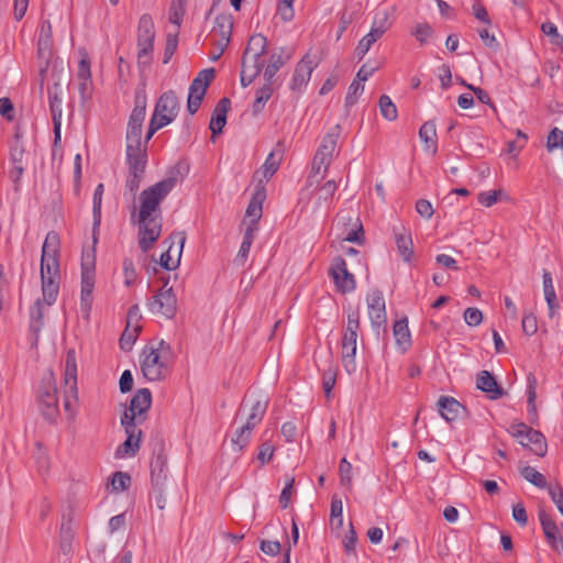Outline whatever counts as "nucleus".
<instances>
[{
    "label": "nucleus",
    "instance_id": "obj_39",
    "mask_svg": "<svg viewBox=\"0 0 563 563\" xmlns=\"http://www.w3.org/2000/svg\"><path fill=\"white\" fill-rule=\"evenodd\" d=\"M166 467H167V460L162 454H158L151 462V477H152V483L155 486H161L164 483V481L166 479Z\"/></svg>",
    "mask_w": 563,
    "mask_h": 563
},
{
    "label": "nucleus",
    "instance_id": "obj_12",
    "mask_svg": "<svg viewBox=\"0 0 563 563\" xmlns=\"http://www.w3.org/2000/svg\"><path fill=\"white\" fill-rule=\"evenodd\" d=\"M179 100L174 90L165 91L156 101L152 119L164 122V126L172 123L179 112Z\"/></svg>",
    "mask_w": 563,
    "mask_h": 563
},
{
    "label": "nucleus",
    "instance_id": "obj_51",
    "mask_svg": "<svg viewBox=\"0 0 563 563\" xmlns=\"http://www.w3.org/2000/svg\"><path fill=\"white\" fill-rule=\"evenodd\" d=\"M141 330L125 327L120 338V347L123 351H130L135 343Z\"/></svg>",
    "mask_w": 563,
    "mask_h": 563
},
{
    "label": "nucleus",
    "instance_id": "obj_54",
    "mask_svg": "<svg viewBox=\"0 0 563 563\" xmlns=\"http://www.w3.org/2000/svg\"><path fill=\"white\" fill-rule=\"evenodd\" d=\"M331 521L336 520L338 527H342L343 525V504L341 498L336 495H333L331 500V512H330Z\"/></svg>",
    "mask_w": 563,
    "mask_h": 563
},
{
    "label": "nucleus",
    "instance_id": "obj_29",
    "mask_svg": "<svg viewBox=\"0 0 563 563\" xmlns=\"http://www.w3.org/2000/svg\"><path fill=\"white\" fill-rule=\"evenodd\" d=\"M314 64L309 55H305L296 65L294 76L290 82L291 90H301L310 80Z\"/></svg>",
    "mask_w": 563,
    "mask_h": 563
},
{
    "label": "nucleus",
    "instance_id": "obj_35",
    "mask_svg": "<svg viewBox=\"0 0 563 563\" xmlns=\"http://www.w3.org/2000/svg\"><path fill=\"white\" fill-rule=\"evenodd\" d=\"M187 173V164L177 163L167 172L166 177L163 180L158 181L157 184L169 194L172 189L176 186V184L184 179Z\"/></svg>",
    "mask_w": 563,
    "mask_h": 563
},
{
    "label": "nucleus",
    "instance_id": "obj_8",
    "mask_svg": "<svg viewBox=\"0 0 563 563\" xmlns=\"http://www.w3.org/2000/svg\"><path fill=\"white\" fill-rule=\"evenodd\" d=\"M507 431L523 446L538 456H544L548 450L545 437L530 424H510Z\"/></svg>",
    "mask_w": 563,
    "mask_h": 563
},
{
    "label": "nucleus",
    "instance_id": "obj_6",
    "mask_svg": "<svg viewBox=\"0 0 563 563\" xmlns=\"http://www.w3.org/2000/svg\"><path fill=\"white\" fill-rule=\"evenodd\" d=\"M96 283L95 251L82 253L81 256V290L80 312L84 319L88 320L93 302V288Z\"/></svg>",
    "mask_w": 563,
    "mask_h": 563
},
{
    "label": "nucleus",
    "instance_id": "obj_21",
    "mask_svg": "<svg viewBox=\"0 0 563 563\" xmlns=\"http://www.w3.org/2000/svg\"><path fill=\"white\" fill-rule=\"evenodd\" d=\"M233 30V18L231 14H219L214 20L211 36L216 37L214 43L219 47V55H222L229 45Z\"/></svg>",
    "mask_w": 563,
    "mask_h": 563
},
{
    "label": "nucleus",
    "instance_id": "obj_19",
    "mask_svg": "<svg viewBox=\"0 0 563 563\" xmlns=\"http://www.w3.org/2000/svg\"><path fill=\"white\" fill-rule=\"evenodd\" d=\"M59 267L51 268L49 265L41 267L43 301L52 306L59 292Z\"/></svg>",
    "mask_w": 563,
    "mask_h": 563
},
{
    "label": "nucleus",
    "instance_id": "obj_10",
    "mask_svg": "<svg viewBox=\"0 0 563 563\" xmlns=\"http://www.w3.org/2000/svg\"><path fill=\"white\" fill-rule=\"evenodd\" d=\"M146 93L139 90L134 96V108L129 117L126 143L141 144L142 126L146 114Z\"/></svg>",
    "mask_w": 563,
    "mask_h": 563
},
{
    "label": "nucleus",
    "instance_id": "obj_20",
    "mask_svg": "<svg viewBox=\"0 0 563 563\" xmlns=\"http://www.w3.org/2000/svg\"><path fill=\"white\" fill-rule=\"evenodd\" d=\"M152 404L150 389L141 388L136 391L130 401V407L124 408L120 422H134L136 417L142 416Z\"/></svg>",
    "mask_w": 563,
    "mask_h": 563
},
{
    "label": "nucleus",
    "instance_id": "obj_33",
    "mask_svg": "<svg viewBox=\"0 0 563 563\" xmlns=\"http://www.w3.org/2000/svg\"><path fill=\"white\" fill-rule=\"evenodd\" d=\"M394 235L399 255L405 262H410L413 255L411 233L401 227L399 230L394 228Z\"/></svg>",
    "mask_w": 563,
    "mask_h": 563
},
{
    "label": "nucleus",
    "instance_id": "obj_63",
    "mask_svg": "<svg viewBox=\"0 0 563 563\" xmlns=\"http://www.w3.org/2000/svg\"><path fill=\"white\" fill-rule=\"evenodd\" d=\"M432 33V27L428 23H419L412 31V35L420 42V44H424Z\"/></svg>",
    "mask_w": 563,
    "mask_h": 563
},
{
    "label": "nucleus",
    "instance_id": "obj_59",
    "mask_svg": "<svg viewBox=\"0 0 563 563\" xmlns=\"http://www.w3.org/2000/svg\"><path fill=\"white\" fill-rule=\"evenodd\" d=\"M141 319L142 314L139 305L131 306L126 314V327L142 330Z\"/></svg>",
    "mask_w": 563,
    "mask_h": 563
},
{
    "label": "nucleus",
    "instance_id": "obj_62",
    "mask_svg": "<svg viewBox=\"0 0 563 563\" xmlns=\"http://www.w3.org/2000/svg\"><path fill=\"white\" fill-rule=\"evenodd\" d=\"M503 191L500 189L498 190H490V191H483L478 195L477 199L478 202L485 207H492L495 205Z\"/></svg>",
    "mask_w": 563,
    "mask_h": 563
},
{
    "label": "nucleus",
    "instance_id": "obj_49",
    "mask_svg": "<svg viewBox=\"0 0 563 563\" xmlns=\"http://www.w3.org/2000/svg\"><path fill=\"white\" fill-rule=\"evenodd\" d=\"M335 379H336V366L333 365L331 355H329V367L327 369H324L323 374H322V386H323L324 394L328 398L330 397L332 389L335 385Z\"/></svg>",
    "mask_w": 563,
    "mask_h": 563
},
{
    "label": "nucleus",
    "instance_id": "obj_15",
    "mask_svg": "<svg viewBox=\"0 0 563 563\" xmlns=\"http://www.w3.org/2000/svg\"><path fill=\"white\" fill-rule=\"evenodd\" d=\"M168 192L164 190L158 184L144 189L140 195V211L139 217L145 220L147 217L157 216L161 202L167 197Z\"/></svg>",
    "mask_w": 563,
    "mask_h": 563
},
{
    "label": "nucleus",
    "instance_id": "obj_47",
    "mask_svg": "<svg viewBox=\"0 0 563 563\" xmlns=\"http://www.w3.org/2000/svg\"><path fill=\"white\" fill-rule=\"evenodd\" d=\"M520 473L526 481H528L529 483L539 488L548 489V487L550 486L547 483L545 476L532 466H525Z\"/></svg>",
    "mask_w": 563,
    "mask_h": 563
},
{
    "label": "nucleus",
    "instance_id": "obj_11",
    "mask_svg": "<svg viewBox=\"0 0 563 563\" xmlns=\"http://www.w3.org/2000/svg\"><path fill=\"white\" fill-rule=\"evenodd\" d=\"M216 76L213 68L201 70L198 76L191 81L189 86L187 110L189 114L194 115L206 96L207 89Z\"/></svg>",
    "mask_w": 563,
    "mask_h": 563
},
{
    "label": "nucleus",
    "instance_id": "obj_45",
    "mask_svg": "<svg viewBox=\"0 0 563 563\" xmlns=\"http://www.w3.org/2000/svg\"><path fill=\"white\" fill-rule=\"evenodd\" d=\"M253 424H243L235 433L231 437V444L238 452L242 451L249 443Z\"/></svg>",
    "mask_w": 563,
    "mask_h": 563
},
{
    "label": "nucleus",
    "instance_id": "obj_1",
    "mask_svg": "<svg viewBox=\"0 0 563 563\" xmlns=\"http://www.w3.org/2000/svg\"><path fill=\"white\" fill-rule=\"evenodd\" d=\"M172 355V346L164 340L146 344L140 360L143 376L150 382L164 379L169 373L168 363Z\"/></svg>",
    "mask_w": 563,
    "mask_h": 563
},
{
    "label": "nucleus",
    "instance_id": "obj_36",
    "mask_svg": "<svg viewBox=\"0 0 563 563\" xmlns=\"http://www.w3.org/2000/svg\"><path fill=\"white\" fill-rule=\"evenodd\" d=\"M341 222L343 224H346V223L353 224V229L350 232L344 234L343 240L347 241V242L362 243V238H363L364 232H363V225H362V222L360 221V218L354 217L352 214H347V216L340 214L338 217V224H340Z\"/></svg>",
    "mask_w": 563,
    "mask_h": 563
},
{
    "label": "nucleus",
    "instance_id": "obj_42",
    "mask_svg": "<svg viewBox=\"0 0 563 563\" xmlns=\"http://www.w3.org/2000/svg\"><path fill=\"white\" fill-rule=\"evenodd\" d=\"M263 66V58L243 54L241 70L246 73L249 78H256L261 74Z\"/></svg>",
    "mask_w": 563,
    "mask_h": 563
},
{
    "label": "nucleus",
    "instance_id": "obj_18",
    "mask_svg": "<svg viewBox=\"0 0 563 563\" xmlns=\"http://www.w3.org/2000/svg\"><path fill=\"white\" fill-rule=\"evenodd\" d=\"M329 274L340 292L346 294L355 289L354 275L347 271L346 263L342 257L338 256L333 260Z\"/></svg>",
    "mask_w": 563,
    "mask_h": 563
},
{
    "label": "nucleus",
    "instance_id": "obj_4",
    "mask_svg": "<svg viewBox=\"0 0 563 563\" xmlns=\"http://www.w3.org/2000/svg\"><path fill=\"white\" fill-rule=\"evenodd\" d=\"M155 36L156 32L152 16L147 13L142 14L136 31L137 65L140 68L150 66L153 60Z\"/></svg>",
    "mask_w": 563,
    "mask_h": 563
},
{
    "label": "nucleus",
    "instance_id": "obj_55",
    "mask_svg": "<svg viewBox=\"0 0 563 563\" xmlns=\"http://www.w3.org/2000/svg\"><path fill=\"white\" fill-rule=\"evenodd\" d=\"M547 148L549 152H552L555 148L563 150V131L558 128H553L551 130L547 140Z\"/></svg>",
    "mask_w": 563,
    "mask_h": 563
},
{
    "label": "nucleus",
    "instance_id": "obj_26",
    "mask_svg": "<svg viewBox=\"0 0 563 563\" xmlns=\"http://www.w3.org/2000/svg\"><path fill=\"white\" fill-rule=\"evenodd\" d=\"M439 412L446 422H453L467 417L464 405L450 396H441L438 400Z\"/></svg>",
    "mask_w": 563,
    "mask_h": 563
},
{
    "label": "nucleus",
    "instance_id": "obj_48",
    "mask_svg": "<svg viewBox=\"0 0 563 563\" xmlns=\"http://www.w3.org/2000/svg\"><path fill=\"white\" fill-rule=\"evenodd\" d=\"M30 317H31L30 330L33 333L38 334V332L41 331V329L43 327V318H44V311H43L41 299H37L34 302V305L30 311Z\"/></svg>",
    "mask_w": 563,
    "mask_h": 563
},
{
    "label": "nucleus",
    "instance_id": "obj_37",
    "mask_svg": "<svg viewBox=\"0 0 563 563\" xmlns=\"http://www.w3.org/2000/svg\"><path fill=\"white\" fill-rule=\"evenodd\" d=\"M419 137L424 144L427 151H431L435 154L437 145V129L434 121L430 120L424 122L419 129Z\"/></svg>",
    "mask_w": 563,
    "mask_h": 563
},
{
    "label": "nucleus",
    "instance_id": "obj_30",
    "mask_svg": "<svg viewBox=\"0 0 563 563\" xmlns=\"http://www.w3.org/2000/svg\"><path fill=\"white\" fill-rule=\"evenodd\" d=\"M231 108V100L227 97L219 100L216 104L209 123L212 135L221 134L227 123V114Z\"/></svg>",
    "mask_w": 563,
    "mask_h": 563
},
{
    "label": "nucleus",
    "instance_id": "obj_52",
    "mask_svg": "<svg viewBox=\"0 0 563 563\" xmlns=\"http://www.w3.org/2000/svg\"><path fill=\"white\" fill-rule=\"evenodd\" d=\"M178 46V32L176 33H168L166 36V44L164 49V57L163 63L167 64L173 55L175 54Z\"/></svg>",
    "mask_w": 563,
    "mask_h": 563
},
{
    "label": "nucleus",
    "instance_id": "obj_40",
    "mask_svg": "<svg viewBox=\"0 0 563 563\" xmlns=\"http://www.w3.org/2000/svg\"><path fill=\"white\" fill-rule=\"evenodd\" d=\"M267 38L264 35L254 34L250 37L244 54L263 58L267 51Z\"/></svg>",
    "mask_w": 563,
    "mask_h": 563
},
{
    "label": "nucleus",
    "instance_id": "obj_7",
    "mask_svg": "<svg viewBox=\"0 0 563 563\" xmlns=\"http://www.w3.org/2000/svg\"><path fill=\"white\" fill-rule=\"evenodd\" d=\"M64 409L66 411V419L73 420L75 418V406L78 401L77 388V360L75 350H68L65 358L64 367Z\"/></svg>",
    "mask_w": 563,
    "mask_h": 563
},
{
    "label": "nucleus",
    "instance_id": "obj_5",
    "mask_svg": "<svg viewBox=\"0 0 563 563\" xmlns=\"http://www.w3.org/2000/svg\"><path fill=\"white\" fill-rule=\"evenodd\" d=\"M126 163L129 174L125 188L134 196L140 188L147 163L145 146L137 143H126Z\"/></svg>",
    "mask_w": 563,
    "mask_h": 563
},
{
    "label": "nucleus",
    "instance_id": "obj_58",
    "mask_svg": "<svg viewBox=\"0 0 563 563\" xmlns=\"http://www.w3.org/2000/svg\"><path fill=\"white\" fill-rule=\"evenodd\" d=\"M339 472H340L341 485L346 486L347 488H351V486H352V477H351L352 464L345 457H343L340 462Z\"/></svg>",
    "mask_w": 563,
    "mask_h": 563
},
{
    "label": "nucleus",
    "instance_id": "obj_44",
    "mask_svg": "<svg viewBox=\"0 0 563 563\" xmlns=\"http://www.w3.org/2000/svg\"><path fill=\"white\" fill-rule=\"evenodd\" d=\"M265 198L264 190H256L253 195L247 209H246V216L251 218V221H255V223H258V220L262 217V205L263 200Z\"/></svg>",
    "mask_w": 563,
    "mask_h": 563
},
{
    "label": "nucleus",
    "instance_id": "obj_64",
    "mask_svg": "<svg viewBox=\"0 0 563 563\" xmlns=\"http://www.w3.org/2000/svg\"><path fill=\"white\" fill-rule=\"evenodd\" d=\"M464 320L470 327H477L483 321V313L477 308H467L464 311Z\"/></svg>",
    "mask_w": 563,
    "mask_h": 563
},
{
    "label": "nucleus",
    "instance_id": "obj_56",
    "mask_svg": "<svg viewBox=\"0 0 563 563\" xmlns=\"http://www.w3.org/2000/svg\"><path fill=\"white\" fill-rule=\"evenodd\" d=\"M131 483V477L128 473L115 472L111 478V486L115 492L125 490Z\"/></svg>",
    "mask_w": 563,
    "mask_h": 563
},
{
    "label": "nucleus",
    "instance_id": "obj_27",
    "mask_svg": "<svg viewBox=\"0 0 563 563\" xmlns=\"http://www.w3.org/2000/svg\"><path fill=\"white\" fill-rule=\"evenodd\" d=\"M476 387L485 393L492 400H497L505 395V390L497 383L495 376L488 371H481L476 376Z\"/></svg>",
    "mask_w": 563,
    "mask_h": 563
},
{
    "label": "nucleus",
    "instance_id": "obj_2",
    "mask_svg": "<svg viewBox=\"0 0 563 563\" xmlns=\"http://www.w3.org/2000/svg\"><path fill=\"white\" fill-rule=\"evenodd\" d=\"M340 135L341 125L335 124L322 137L321 143L312 159L311 174L308 177L310 185H312V179L314 177L320 175V177L323 178L325 176L336 150Z\"/></svg>",
    "mask_w": 563,
    "mask_h": 563
},
{
    "label": "nucleus",
    "instance_id": "obj_60",
    "mask_svg": "<svg viewBox=\"0 0 563 563\" xmlns=\"http://www.w3.org/2000/svg\"><path fill=\"white\" fill-rule=\"evenodd\" d=\"M123 275H124V285L130 287L136 280V271L131 258H124L123 261Z\"/></svg>",
    "mask_w": 563,
    "mask_h": 563
},
{
    "label": "nucleus",
    "instance_id": "obj_32",
    "mask_svg": "<svg viewBox=\"0 0 563 563\" xmlns=\"http://www.w3.org/2000/svg\"><path fill=\"white\" fill-rule=\"evenodd\" d=\"M539 520L549 544L554 549H558L559 544L563 548V538L555 521L544 510L539 511Z\"/></svg>",
    "mask_w": 563,
    "mask_h": 563
},
{
    "label": "nucleus",
    "instance_id": "obj_13",
    "mask_svg": "<svg viewBox=\"0 0 563 563\" xmlns=\"http://www.w3.org/2000/svg\"><path fill=\"white\" fill-rule=\"evenodd\" d=\"M167 284L168 282H165L163 288L153 296L148 302V308L153 313L172 319L177 312V298L173 287L167 288Z\"/></svg>",
    "mask_w": 563,
    "mask_h": 563
},
{
    "label": "nucleus",
    "instance_id": "obj_61",
    "mask_svg": "<svg viewBox=\"0 0 563 563\" xmlns=\"http://www.w3.org/2000/svg\"><path fill=\"white\" fill-rule=\"evenodd\" d=\"M548 493L551 497V500L563 516V488L560 485H550L548 487Z\"/></svg>",
    "mask_w": 563,
    "mask_h": 563
},
{
    "label": "nucleus",
    "instance_id": "obj_46",
    "mask_svg": "<svg viewBox=\"0 0 563 563\" xmlns=\"http://www.w3.org/2000/svg\"><path fill=\"white\" fill-rule=\"evenodd\" d=\"M288 58V56L284 58L280 53H273L269 56L268 64L264 70V80L273 82L274 76L285 65Z\"/></svg>",
    "mask_w": 563,
    "mask_h": 563
},
{
    "label": "nucleus",
    "instance_id": "obj_25",
    "mask_svg": "<svg viewBox=\"0 0 563 563\" xmlns=\"http://www.w3.org/2000/svg\"><path fill=\"white\" fill-rule=\"evenodd\" d=\"M59 245L60 240L58 233L55 231H49L46 234L42 247L41 267H46V265H49L51 268L59 267Z\"/></svg>",
    "mask_w": 563,
    "mask_h": 563
},
{
    "label": "nucleus",
    "instance_id": "obj_41",
    "mask_svg": "<svg viewBox=\"0 0 563 563\" xmlns=\"http://www.w3.org/2000/svg\"><path fill=\"white\" fill-rule=\"evenodd\" d=\"M102 196H103V185L99 184L93 192V243H97V231L101 223V205H102Z\"/></svg>",
    "mask_w": 563,
    "mask_h": 563
},
{
    "label": "nucleus",
    "instance_id": "obj_16",
    "mask_svg": "<svg viewBox=\"0 0 563 563\" xmlns=\"http://www.w3.org/2000/svg\"><path fill=\"white\" fill-rule=\"evenodd\" d=\"M168 243V250L165 251L159 258V264L167 271L175 269L180 262V256L186 242V234L184 231L173 232L165 241Z\"/></svg>",
    "mask_w": 563,
    "mask_h": 563
},
{
    "label": "nucleus",
    "instance_id": "obj_17",
    "mask_svg": "<svg viewBox=\"0 0 563 563\" xmlns=\"http://www.w3.org/2000/svg\"><path fill=\"white\" fill-rule=\"evenodd\" d=\"M268 406L265 397H245L241 404L238 417L244 422H261Z\"/></svg>",
    "mask_w": 563,
    "mask_h": 563
},
{
    "label": "nucleus",
    "instance_id": "obj_50",
    "mask_svg": "<svg viewBox=\"0 0 563 563\" xmlns=\"http://www.w3.org/2000/svg\"><path fill=\"white\" fill-rule=\"evenodd\" d=\"M378 104L380 113L386 120L394 121L397 119V108L387 95L380 96Z\"/></svg>",
    "mask_w": 563,
    "mask_h": 563
},
{
    "label": "nucleus",
    "instance_id": "obj_28",
    "mask_svg": "<svg viewBox=\"0 0 563 563\" xmlns=\"http://www.w3.org/2000/svg\"><path fill=\"white\" fill-rule=\"evenodd\" d=\"M53 56V38L52 25L49 21H43L41 24L38 41H37V58L43 60L46 65Z\"/></svg>",
    "mask_w": 563,
    "mask_h": 563
},
{
    "label": "nucleus",
    "instance_id": "obj_53",
    "mask_svg": "<svg viewBox=\"0 0 563 563\" xmlns=\"http://www.w3.org/2000/svg\"><path fill=\"white\" fill-rule=\"evenodd\" d=\"M364 91V85L358 82L357 80H353L349 87L346 97H345V107L350 108L356 103L357 97L362 95Z\"/></svg>",
    "mask_w": 563,
    "mask_h": 563
},
{
    "label": "nucleus",
    "instance_id": "obj_9",
    "mask_svg": "<svg viewBox=\"0 0 563 563\" xmlns=\"http://www.w3.org/2000/svg\"><path fill=\"white\" fill-rule=\"evenodd\" d=\"M58 399L55 376L49 371L42 379L38 393V406L46 420H55L58 413Z\"/></svg>",
    "mask_w": 563,
    "mask_h": 563
},
{
    "label": "nucleus",
    "instance_id": "obj_31",
    "mask_svg": "<svg viewBox=\"0 0 563 563\" xmlns=\"http://www.w3.org/2000/svg\"><path fill=\"white\" fill-rule=\"evenodd\" d=\"M284 154L283 142L278 141L276 148L271 152L263 164L262 168L256 172V175L262 174L263 178H260V183L268 180L279 168Z\"/></svg>",
    "mask_w": 563,
    "mask_h": 563
},
{
    "label": "nucleus",
    "instance_id": "obj_43",
    "mask_svg": "<svg viewBox=\"0 0 563 563\" xmlns=\"http://www.w3.org/2000/svg\"><path fill=\"white\" fill-rule=\"evenodd\" d=\"M528 386H527V406H528V413L529 419L531 422L538 419L537 415V406H536V398H537V379L532 374H529L528 378Z\"/></svg>",
    "mask_w": 563,
    "mask_h": 563
},
{
    "label": "nucleus",
    "instance_id": "obj_14",
    "mask_svg": "<svg viewBox=\"0 0 563 563\" xmlns=\"http://www.w3.org/2000/svg\"><path fill=\"white\" fill-rule=\"evenodd\" d=\"M162 233V217H147L145 220L139 217V246L146 253L148 252Z\"/></svg>",
    "mask_w": 563,
    "mask_h": 563
},
{
    "label": "nucleus",
    "instance_id": "obj_34",
    "mask_svg": "<svg viewBox=\"0 0 563 563\" xmlns=\"http://www.w3.org/2000/svg\"><path fill=\"white\" fill-rule=\"evenodd\" d=\"M393 334L397 347L402 352H407L411 346V333L408 327V319L404 317L397 320L393 325Z\"/></svg>",
    "mask_w": 563,
    "mask_h": 563
},
{
    "label": "nucleus",
    "instance_id": "obj_22",
    "mask_svg": "<svg viewBox=\"0 0 563 563\" xmlns=\"http://www.w3.org/2000/svg\"><path fill=\"white\" fill-rule=\"evenodd\" d=\"M368 317L374 328L385 325L387 322L386 303L383 292L374 290L366 297Z\"/></svg>",
    "mask_w": 563,
    "mask_h": 563
},
{
    "label": "nucleus",
    "instance_id": "obj_23",
    "mask_svg": "<svg viewBox=\"0 0 563 563\" xmlns=\"http://www.w3.org/2000/svg\"><path fill=\"white\" fill-rule=\"evenodd\" d=\"M48 103H49V111L52 114L53 126H54V140H55V143H57L60 140L62 114H63L62 88L58 82H55L53 88H48Z\"/></svg>",
    "mask_w": 563,
    "mask_h": 563
},
{
    "label": "nucleus",
    "instance_id": "obj_3",
    "mask_svg": "<svg viewBox=\"0 0 563 563\" xmlns=\"http://www.w3.org/2000/svg\"><path fill=\"white\" fill-rule=\"evenodd\" d=\"M361 313L360 311L353 310L347 314L346 325L344 328L342 338V364L344 369L352 374L356 371V345L358 331L361 328Z\"/></svg>",
    "mask_w": 563,
    "mask_h": 563
},
{
    "label": "nucleus",
    "instance_id": "obj_57",
    "mask_svg": "<svg viewBox=\"0 0 563 563\" xmlns=\"http://www.w3.org/2000/svg\"><path fill=\"white\" fill-rule=\"evenodd\" d=\"M295 477H288L286 481V485L283 488L279 496V504L283 509H286L291 500V496L295 492Z\"/></svg>",
    "mask_w": 563,
    "mask_h": 563
},
{
    "label": "nucleus",
    "instance_id": "obj_38",
    "mask_svg": "<svg viewBox=\"0 0 563 563\" xmlns=\"http://www.w3.org/2000/svg\"><path fill=\"white\" fill-rule=\"evenodd\" d=\"M543 291L545 301L549 307V314L550 317H553L559 306L556 302V294L553 286L552 276L547 271L543 272Z\"/></svg>",
    "mask_w": 563,
    "mask_h": 563
},
{
    "label": "nucleus",
    "instance_id": "obj_24",
    "mask_svg": "<svg viewBox=\"0 0 563 563\" xmlns=\"http://www.w3.org/2000/svg\"><path fill=\"white\" fill-rule=\"evenodd\" d=\"M137 427L139 424H124L126 440L118 446L114 454L117 459L134 456L140 450L142 431Z\"/></svg>",
    "mask_w": 563,
    "mask_h": 563
}]
</instances>
